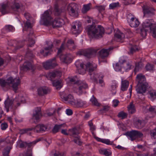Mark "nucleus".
I'll list each match as a JSON object with an SVG mask.
<instances>
[{"mask_svg":"<svg viewBox=\"0 0 156 156\" xmlns=\"http://www.w3.org/2000/svg\"><path fill=\"white\" fill-rule=\"evenodd\" d=\"M51 12L48 10L45 11L42 15V20L43 24L46 26L51 25L53 28L60 27L64 24L63 20L60 18H57L51 21Z\"/></svg>","mask_w":156,"mask_h":156,"instance_id":"obj_1","label":"nucleus"},{"mask_svg":"<svg viewBox=\"0 0 156 156\" xmlns=\"http://www.w3.org/2000/svg\"><path fill=\"white\" fill-rule=\"evenodd\" d=\"M20 81L19 78H13L12 76L8 78L6 80L3 78L0 79V85L3 88H9L11 85L13 90L16 92L18 89Z\"/></svg>","mask_w":156,"mask_h":156,"instance_id":"obj_2","label":"nucleus"},{"mask_svg":"<svg viewBox=\"0 0 156 156\" xmlns=\"http://www.w3.org/2000/svg\"><path fill=\"white\" fill-rule=\"evenodd\" d=\"M137 84L136 87V90L137 93L143 94L146 91L148 87V83L146 81L145 76L142 74H138L136 78Z\"/></svg>","mask_w":156,"mask_h":156,"instance_id":"obj_3","label":"nucleus"},{"mask_svg":"<svg viewBox=\"0 0 156 156\" xmlns=\"http://www.w3.org/2000/svg\"><path fill=\"white\" fill-rule=\"evenodd\" d=\"M87 28V34L90 38L98 39L101 37L104 34V29L101 25H98L97 28L93 25H89Z\"/></svg>","mask_w":156,"mask_h":156,"instance_id":"obj_4","label":"nucleus"},{"mask_svg":"<svg viewBox=\"0 0 156 156\" xmlns=\"http://www.w3.org/2000/svg\"><path fill=\"white\" fill-rule=\"evenodd\" d=\"M86 69L88 70L89 74L90 76V79L92 82L98 83V78L100 77L103 78V76L101 74H98L94 73H92L97 68V65L92 62H88L86 64Z\"/></svg>","mask_w":156,"mask_h":156,"instance_id":"obj_5","label":"nucleus"},{"mask_svg":"<svg viewBox=\"0 0 156 156\" xmlns=\"http://www.w3.org/2000/svg\"><path fill=\"white\" fill-rule=\"evenodd\" d=\"M20 101L24 103V102L21 100L20 97L18 99L16 98L15 100H12L8 99L5 100L4 102L5 107L6 110L7 112H9V109L11 111L15 110L18 106L20 105Z\"/></svg>","mask_w":156,"mask_h":156,"instance_id":"obj_6","label":"nucleus"},{"mask_svg":"<svg viewBox=\"0 0 156 156\" xmlns=\"http://www.w3.org/2000/svg\"><path fill=\"white\" fill-rule=\"evenodd\" d=\"M88 88L87 85L80 81H78L75 83L73 89L74 92L79 95L82 94L84 90Z\"/></svg>","mask_w":156,"mask_h":156,"instance_id":"obj_7","label":"nucleus"},{"mask_svg":"<svg viewBox=\"0 0 156 156\" xmlns=\"http://www.w3.org/2000/svg\"><path fill=\"white\" fill-rule=\"evenodd\" d=\"M144 27H149L150 33L152 36L156 38V24L152 22L151 20H147L144 22Z\"/></svg>","mask_w":156,"mask_h":156,"instance_id":"obj_8","label":"nucleus"},{"mask_svg":"<svg viewBox=\"0 0 156 156\" xmlns=\"http://www.w3.org/2000/svg\"><path fill=\"white\" fill-rule=\"evenodd\" d=\"M126 135L128 138L131 141H133L136 138H142L143 136V134L141 132L135 130L128 132Z\"/></svg>","mask_w":156,"mask_h":156,"instance_id":"obj_9","label":"nucleus"},{"mask_svg":"<svg viewBox=\"0 0 156 156\" xmlns=\"http://www.w3.org/2000/svg\"><path fill=\"white\" fill-rule=\"evenodd\" d=\"M77 5L75 3H71L67 6L69 14L74 17H77L78 14L77 11Z\"/></svg>","mask_w":156,"mask_h":156,"instance_id":"obj_10","label":"nucleus"},{"mask_svg":"<svg viewBox=\"0 0 156 156\" xmlns=\"http://www.w3.org/2000/svg\"><path fill=\"white\" fill-rule=\"evenodd\" d=\"M82 30L81 23L78 21L73 22L71 29L72 33L74 34H79Z\"/></svg>","mask_w":156,"mask_h":156,"instance_id":"obj_11","label":"nucleus"},{"mask_svg":"<svg viewBox=\"0 0 156 156\" xmlns=\"http://www.w3.org/2000/svg\"><path fill=\"white\" fill-rule=\"evenodd\" d=\"M98 50V49H97L90 48L85 51L79 52L78 54L79 55H83L87 58H90L92 55H94Z\"/></svg>","mask_w":156,"mask_h":156,"instance_id":"obj_12","label":"nucleus"},{"mask_svg":"<svg viewBox=\"0 0 156 156\" xmlns=\"http://www.w3.org/2000/svg\"><path fill=\"white\" fill-rule=\"evenodd\" d=\"M75 65L77 68L80 67V68L79 69H78V73L79 74L83 75L85 73L86 71H88V70L87 69L86 65H85L86 69H85L83 68V64L82 62H80L79 61H77L75 63Z\"/></svg>","mask_w":156,"mask_h":156,"instance_id":"obj_13","label":"nucleus"},{"mask_svg":"<svg viewBox=\"0 0 156 156\" xmlns=\"http://www.w3.org/2000/svg\"><path fill=\"white\" fill-rule=\"evenodd\" d=\"M55 60V58H53L50 59V60L44 62L43 63L44 67L46 69H51L55 67L56 66V64L53 62V61Z\"/></svg>","mask_w":156,"mask_h":156,"instance_id":"obj_14","label":"nucleus"},{"mask_svg":"<svg viewBox=\"0 0 156 156\" xmlns=\"http://www.w3.org/2000/svg\"><path fill=\"white\" fill-rule=\"evenodd\" d=\"M37 91L38 95L41 96L49 94L51 90L49 88L47 87H43L38 88Z\"/></svg>","mask_w":156,"mask_h":156,"instance_id":"obj_15","label":"nucleus"},{"mask_svg":"<svg viewBox=\"0 0 156 156\" xmlns=\"http://www.w3.org/2000/svg\"><path fill=\"white\" fill-rule=\"evenodd\" d=\"M21 69L24 70H34L35 67L33 63L28 61L25 62L22 66L21 67Z\"/></svg>","mask_w":156,"mask_h":156,"instance_id":"obj_16","label":"nucleus"},{"mask_svg":"<svg viewBox=\"0 0 156 156\" xmlns=\"http://www.w3.org/2000/svg\"><path fill=\"white\" fill-rule=\"evenodd\" d=\"M127 19L129 20L128 21H129V24L131 27L136 28L139 25L140 23L136 17H132L130 20L128 18Z\"/></svg>","mask_w":156,"mask_h":156,"instance_id":"obj_17","label":"nucleus"},{"mask_svg":"<svg viewBox=\"0 0 156 156\" xmlns=\"http://www.w3.org/2000/svg\"><path fill=\"white\" fill-rule=\"evenodd\" d=\"M41 108L37 107L35 109L34 112L33 114V118L37 121L40 117L42 116Z\"/></svg>","mask_w":156,"mask_h":156,"instance_id":"obj_18","label":"nucleus"},{"mask_svg":"<svg viewBox=\"0 0 156 156\" xmlns=\"http://www.w3.org/2000/svg\"><path fill=\"white\" fill-rule=\"evenodd\" d=\"M73 58L70 54L62 55L60 57V59L63 62L66 63H69L72 61Z\"/></svg>","mask_w":156,"mask_h":156,"instance_id":"obj_19","label":"nucleus"},{"mask_svg":"<svg viewBox=\"0 0 156 156\" xmlns=\"http://www.w3.org/2000/svg\"><path fill=\"white\" fill-rule=\"evenodd\" d=\"M122 68L126 71H127L130 69L132 67V62L131 61H128L125 59H122Z\"/></svg>","mask_w":156,"mask_h":156,"instance_id":"obj_20","label":"nucleus"},{"mask_svg":"<svg viewBox=\"0 0 156 156\" xmlns=\"http://www.w3.org/2000/svg\"><path fill=\"white\" fill-rule=\"evenodd\" d=\"M47 129V126L46 125H45L43 124L38 125L36 126V127L33 128V130L34 132H43L45 131Z\"/></svg>","mask_w":156,"mask_h":156,"instance_id":"obj_21","label":"nucleus"},{"mask_svg":"<svg viewBox=\"0 0 156 156\" xmlns=\"http://www.w3.org/2000/svg\"><path fill=\"white\" fill-rule=\"evenodd\" d=\"M144 16L148 17L153 14L154 9L152 8L149 7L147 6H144L143 8Z\"/></svg>","mask_w":156,"mask_h":156,"instance_id":"obj_22","label":"nucleus"},{"mask_svg":"<svg viewBox=\"0 0 156 156\" xmlns=\"http://www.w3.org/2000/svg\"><path fill=\"white\" fill-rule=\"evenodd\" d=\"M112 48H109L108 49H102L99 51V59L107 57L109 54V52Z\"/></svg>","mask_w":156,"mask_h":156,"instance_id":"obj_23","label":"nucleus"},{"mask_svg":"<svg viewBox=\"0 0 156 156\" xmlns=\"http://www.w3.org/2000/svg\"><path fill=\"white\" fill-rule=\"evenodd\" d=\"M125 37L124 34L120 31L118 32L114 35L115 40L118 42H122Z\"/></svg>","mask_w":156,"mask_h":156,"instance_id":"obj_24","label":"nucleus"},{"mask_svg":"<svg viewBox=\"0 0 156 156\" xmlns=\"http://www.w3.org/2000/svg\"><path fill=\"white\" fill-rule=\"evenodd\" d=\"M53 46L51 42L49 43V46L48 47L45 48L44 50L41 51L40 53L44 56L48 55Z\"/></svg>","mask_w":156,"mask_h":156,"instance_id":"obj_25","label":"nucleus"},{"mask_svg":"<svg viewBox=\"0 0 156 156\" xmlns=\"http://www.w3.org/2000/svg\"><path fill=\"white\" fill-rule=\"evenodd\" d=\"M63 99L65 101H67L72 105H76V102L75 101L73 97L71 94H69L67 96L63 97Z\"/></svg>","mask_w":156,"mask_h":156,"instance_id":"obj_26","label":"nucleus"},{"mask_svg":"<svg viewBox=\"0 0 156 156\" xmlns=\"http://www.w3.org/2000/svg\"><path fill=\"white\" fill-rule=\"evenodd\" d=\"M52 84L53 86L56 87L58 90H60L63 85L61 80L53 81L52 82Z\"/></svg>","mask_w":156,"mask_h":156,"instance_id":"obj_27","label":"nucleus"},{"mask_svg":"<svg viewBox=\"0 0 156 156\" xmlns=\"http://www.w3.org/2000/svg\"><path fill=\"white\" fill-rule=\"evenodd\" d=\"M129 86V82L126 80H122L121 90L124 91L127 90Z\"/></svg>","mask_w":156,"mask_h":156,"instance_id":"obj_28","label":"nucleus"},{"mask_svg":"<svg viewBox=\"0 0 156 156\" xmlns=\"http://www.w3.org/2000/svg\"><path fill=\"white\" fill-rule=\"evenodd\" d=\"M144 22L142 24V27L140 30V35L143 37H145L147 35V32L149 30V27H144Z\"/></svg>","mask_w":156,"mask_h":156,"instance_id":"obj_29","label":"nucleus"},{"mask_svg":"<svg viewBox=\"0 0 156 156\" xmlns=\"http://www.w3.org/2000/svg\"><path fill=\"white\" fill-rule=\"evenodd\" d=\"M122 59H120L119 62L116 63L115 66H114V68L116 71H121L122 68Z\"/></svg>","mask_w":156,"mask_h":156,"instance_id":"obj_30","label":"nucleus"},{"mask_svg":"<svg viewBox=\"0 0 156 156\" xmlns=\"http://www.w3.org/2000/svg\"><path fill=\"white\" fill-rule=\"evenodd\" d=\"M67 47L70 50H73L75 48L73 41L71 39L68 40L66 44Z\"/></svg>","mask_w":156,"mask_h":156,"instance_id":"obj_31","label":"nucleus"},{"mask_svg":"<svg viewBox=\"0 0 156 156\" xmlns=\"http://www.w3.org/2000/svg\"><path fill=\"white\" fill-rule=\"evenodd\" d=\"M21 5L17 2H15L12 3L11 5V8L12 10L15 11H17L20 8Z\"/></svg>","mask_w":156,"mask_h":156,"instance_id":"obj_32","label":"nucleus"},{"mask_svg":"<svg viewBox=\"0 0 156 156\" xmlns=\"http://www.w3.org/2000/svg\"><path fill=\"white\" fill-rule=\"evenodd\" d=\"M150 95V98L152 101H153L156 99V90H150L148 93Z\"/></svg>","mask_w":156,"mask_h":156,"instance_id":"obj_33","label":"nucleus"},{"mask_svg":"<svg viewBox=\"0 0 156 156\" xmlns=\"http://www.w3.org/2000/svg\"><path fill=\"white\" fill-rule=\"evenodd\" d=\"M62 75L61 73L59 71H55L49 74L50 77L51 78H55L57 76H61Z\"/></svg>","mask_w":156,"mask_h":156,"instance_id":"obj_34","label":"nucleus"},{"mask_svg":"<svg viewBox=\"0 0 156 156\" xmlns=\"http://www.w3.org/2000/svg\"><path fill=\"white\" fill-rule=\"evenodd\" d=\"M79 128L76 127H74L72 129H70L69 131L70 133L73 136L77 135L79 134Z\"/></svg>","mask_w":156,"mask_h":156,"instance_id":"obj_35","label":"nucleus"},{"mask_svg":"<svg viewBox=\"0 0 156 156\" xmlns=\"http://www.w3.org/2000/svg\"><path fill=\"white\" fill-rule=\"evenodd\" d=\"M99 153L102 154H104L105 156H109L111 155V153L108 150L101 149L99 150Z\"/></svg>","mask_w":156,"mask_h":156,"instance_id":"obj_36","label":"nucleus"},{"mask_svg":"<svg viewBox=\"0 0 156 156\" xmlns=\"http://www.w3.org/2000/svg\"><path fill=\"white\" fill-rule=\"evenodd\" d=\"M137 125V127L139 129H141L145 125V122L144 120H138L136 122Z\"/></svg>","mask_w":156,"mask_h":156,"instance_id":"obj_37","label":"nucleus"},{"mask_svg":"<svg viewBox=\"0 0 156 156\" xmlns=\"http://www.w3.org/2000/svg\"><path fill=\"white\" fill-rule=\"evenodd\" d=\"M64 124H61L58 125H55L52 130L54 133H57L59 131L60 129H62Z\"/></svg>","mask_w":156,"mask_h":156,"instance_id":"obj_38","label":"nucleus"},{"mask_svg":"<svg viewBox=\"0 0 156 156\" xmlns=\"http://www.w3.org/2000/svg\"><path fill=\"white\" fill-rule=\"evenodd\" d=\"M19 156H32V150L28 149L26 152L20 154Z\"/></svg>","mask_w":156,"mask_h":156,"instance_id":"obj_39","label":"nucleus"},{"mask_svg":"<svg viewBox=\"0 0 156 156\" xmlns=\"http://www.w3.org/2000/svg\"><path fill=\"white\" fill-rule=\"evenodd\" d=\"M128 109L129 112L131 114H133L135 112L136 110L135 106L132 102H131L129 106Z\"/></svg>","mask_w":156,"mask_h":156,"instance_id":"obj_40","label":"nucleus"},{"mask_svg":"<svg viewBox=\"0 0 156 156\" xmlns=\"http://www.w3.org/2000/svg\"><path fill=\"white\" fill-rule=\"evenodd\" d=\"M91 4H89L86 5H83V8L82 9V11L83 13H86L87 11H89L90 9V6Z\"/></svg>","mask_w":156,"mask_h":156,"instance_id":"obj_41","label":"nucleus"},{"mask_svg":"<svg viewBox=\"0 0 156 156\" xmlns=\"http://www.w3.org/2000/svg\"><path fill=\"white\" fill-rule=\"evenodd\" d=\"M8 6V4L7 3H3L2 5V9L1 11L3 14H5L6 13V9Z\"/></svg>","mask_w":156,"mask_h":156,"instance_id":"obj_42","label":"nucleus"},{"mask_svg":"<svg viewBox=\"0 0 156 156\" xmlns=\"http://www.w3.org/2000/svg\"><path fill=\"white\" fill-rule=\"evenodd\" d=\"M86 104L85 101L81 100H78L77 101V106L79 107H83Z\"/></svg>","mask_w":156,"mask_h":156,"instance_id":"obj_43","label":"nucleus"},{"mask_svg":"<svg viewBox=\"0 0 156 156\" xmlns=\"http://www.w3.org/2000/svg\"><path fill=\"white\" fill-rule=\"evenodd\" d=\"M90 101L92 102L93 105L97 106L99 105V103L94 95L92 96V97L90 100Z\"/></svg>","mask_w":156,"mask_h":156,"instance_id":"obj_44","label":"nucleus"},{"mask_svg":"<svg viewBox=\"0 0 156 156\" xmlns=\"http://www.w3.org/2000/svg\"><path fill=\"white\" fill-rule=\"evenodd\" d=\"M40 140V139H38L37 140H36L32 142H30L29 143H27V147L28 148H30L32 146H33L36 143L38 142V141H39Z\"/></svg>","mask_w":156,"mask_h":156,"instance_id":"obj_45","label":"nucleus"},{"mask_svg":"<svg viewBox=\"0 0 156 156\" xmlns=\"http://www.w3.org/2000/svg\"><path fill=\"white\" fill-rule=\"evenodd\" d=\"M127 114L126 113L121 112L119 113L118 116L119 118H121L122 119H124L127 117Z\"/></svg>","mask_w":156,"mask_h":156,"instance_id":"obj_46","label":"nucleus"},{"mask_svg":"<svg viewBox=\"0 0 156 156\" xmlns=\"http://www.w3.org/2000/svg\"><path fill=\"white\" fill-rule=\"evenodd\" d=\"M131 47L130 48V53L131 54H133L138 50L137 47L136 45H133L131 44Z\"/></svg>","mask_w":156,"mask_h":156,"instance_id":"obj_47","label":"nucleus"},{"mask_svg":"<svg viewBox=\"0 0 156 156\" xmlns=\"http://www.w3.org/2000/svg\"><path fill=\"white\" fill-rule=\"evenodd\" d=\"M18 143L19 144L20 147L21 148L27 147V142H25L20 140L18 141Z\"/></svg>","mask_w":156,"mask_h":156,"instance_id":"obj_48","label":"nucleus"},{"mask_svg":"<svg viewBox=\"0 0 156 156\" xmlns=\"http://www.w3.org/2000/svg\"><path fill=\"white\" fill-rule=\"evenodd\" d=\"M119 2L116 3H112L109 5V9H113L116 7L119 6Z\"/></svg>","mask_w":156,"mask_h":156,"instance_id":"obj_49","label":"nucleus"},{"mask_svg":"<svg viewBox=\"0 0 156 156\" xmlns=\"http://www.w3.org/2000/svg\"><path fill=\"white\" fill-rule=\"evenodd\" d=\"M5 30L6 32L13 31L14 30V28L12 26L9 25L5 26Z\"/></svg>","mask_w":156,"mask_h":156,"instance_id":"obj_50","label":"nucleus"},{"mask_svg":"<svg viewBox=\"0 0 156 156\" xmlns=\"http://www.w3.org/2000/svg\"><path fill=\"white\" fill-rule=\"evenodd\" d=\"M117 84L115 83L111 86L112 91L113 95L115 94L116 93V89L117 87Z\"/></svg>","mask_w":156,"mask_h":156,"instance_id":"obj_51","label":"nucleus"},{"mask_svg":"<svg viewBox=\"0 0 156 156\" xmlns=\"http://www.w3.org/2000/svg\"><path fill=\"white\" fill-rule=\"evenodd\" d=\"M11 148L10 147H7L5 149L3 152V155L4 156H8L10 152Z\"/></svg>","mask_w":156,"mask_h":156,"instance_id":"obj_52","label":"nucleus"},{"mask_svg":"<svg viewBox=\"0 0 156 156\" xmlns=\"http://www.w3.org/2000/svg\"><path fill=\"white\" fill-rule=\"evenodd\" d=\"M153 65L152 64L148 63L145 66V68L147 71H150L153 70Z\"/></svg>","mask_w":156,"mask_h":156,"instance_id":"obj_53","label":"nucleus"},{"mask_svg":"<svg viewBox=\"0 0 156 156\" xmlns=\"http://www.w3.org/2000/svg\"><path fill=\"white\" fill-rule=\"evenodd\" d=\"M151 138L156 141V130L154 129L151 131Z\"/></svg>","mask_w":156,"mask_h":156,"instance_id":"obj_54","label":"nucleus"},{"mask_svg":"<svg viewBox=\"0 0 156 156\" xmlns=\"http://www.w3.org/2000/svg\"><path fill=\"white\" fill-rule=\"evenodd\" d=\"M148 111L152 113H156V106H150L148 108Z\"/></svg>","mask_w":156,"mask_h":156,"instance_id":"obj_55","label":"nucleus"},{"mask_svg":"<svg viewBox=\"0 0 156 156\" xmlns=\"http://www.w3.org/2000/svg\"><path fill=\"white\" fill-rule=\"evenodd\" d=\"M109 109V107L108 106H103V108L100 111L104 113L108 111Z\"/></svg>","mask_w":156,"mask_h":156,"instance_id":"obj_56","label":"nucleus"},{"mask_svg":"<svg viewBox=\"0 0 156 156\" xmlns=\"http://www.w3.org/2000/svg\"><path fill=\"white\" fill-rule=\"evenodd\" d=\"M33 130V128H28L23 129H21L20 130V132L21 133L23 134L27 133L28 131Z\"/></svg>","mask_w":156,"mask_h":156,"instance_id":"obj_57","label":"nucleus"},{"mask_svg":"<svg viewBox=\"0 0 156 156\" xmlns=\"http://www.w3.org/2000/svg\"><path fill=\"white\" fill-rule=\"evenodd\" d=\"M29 43L28 44L29 47H32L35 43L34 40L32 38H30L29 39Z\"/></svg>","mask_w":156,"mask_h":156,"instance_id":"obj_58","label":"nucleus"},{"mask_svg":"<svg viewBox=\"0 0 156 156\" xmlns=\"http://www.w3.org/2000/svg\"><path fill=\"white\" fill-rule=\"evenodd\" d=\"M102 142L108 145L112 144V142L109 140L107 139H102Z\"/></svg>","mask_w":156,"mask_h":156,"instance_id":"obj_59","label":"nucleus"},{"mask_svg":"<svg viewBox=\"0 0 156 156\" xmlns=\"http://www.w3.org/2000/svg\"><path fill=\"white\" fill-rule=\"evenodd\" d=\"M64 44L63 43L62 44L60 48H58V53H61L64 50Z\"/></svg>","mask_w":156,"mask_h":156,"instance_id":"obj_60","label":"nucleus"},{"mask_svg":"<svg viewBox=\"0 0 156 156\" xmlns=\"http://www.w3.org/2000/svg\"><path fill=\"white\" fill-rule=\"evenodd\" d=\"M97 9L100 12H101L104 11L105 9V7L102 5L97 6Z\"/></svg>","mask_w":156,"mask_h":156,"instance_id":"obj_61","label":"nucleus"},{"mask_svg":"<svg viewBox=\"0 0 156 156\" xmlns=\"http://www.w3.org/2000/svg\"><path fill=\"white\" fill-rule=\"evenodd\" d=\"M1 129L2 130H5L8 127V125L6 123H2L1 124Z\"/></svg>","mask_w":156,"mask_h":156,"instance_id":"obj_62","label":"nucleus"},{"mask_svg":"<svg viewBox=\"0 0 156 156\" xmlns=\"http://www.w3.org/2000/svg\"><path fill=\"white\" fill-rule=\"evenodd\" d=\"M25 27H27L28 28H31L32 26L31 23L28 21H27L25 24Z\"/></svg>","mask_w":156,"mask_h":156,"instance_id":"obj_63","label":"nucleus"},{"mask_svg":"<svg viewBox=\"0 0 156 156\" xmlns=\"http://www.w3.org/2000/svg\"><path fill=\"white\" fill-rule=\"evenodd\" d=\"M137 156H154L152 154H149L148 153L137 154Z\"/></svg>","mask_w":156,"mask_h":156,"instance_id":"obj_64","label":"nucleus"}]
</instances>
